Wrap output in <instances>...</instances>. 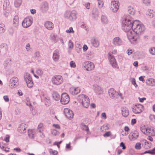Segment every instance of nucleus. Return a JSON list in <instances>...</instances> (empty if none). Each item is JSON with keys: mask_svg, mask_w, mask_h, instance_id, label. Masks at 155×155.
<instances>
[{"mask_svg": "<svg viewBox=\"0 0 155 155\" xmlns=\"http://www.w3.org/2000/svg\"><path fill=\"white\" fill-rule=\"evenodd\" d=\"M101 21L103 24H106L107 23L108 20L107 17L105 15H102L101 17Z\"/></svg>", "mask_w": 155, "mask_h": 155, "instance_id": "36", "label": "nucleus"}, {"mask_svg": "<svg viewBox=\"0 0 155 155\" xmlns=\"http://www.w3.org/2000/svg\"><path fill=\"white\" fill-rule=\"evenodd\" d=\"M78 100L79 102L81 103L83 106L86 108H87L89 105L90 101L89 97L87 96L81 94L79 95Z\"/></svg>", "mask_w": 155, "mask_h": 155, "instance_id": "3", "label": "nucleus"}, {"mask_svg": "<svg viewBox=\"0 0 155 155\" xmlns=\"http://www.w3.org/2000/svg\"><path fill=\"white\" fill-rule=\"evenodd\" d=\"M133 23V29L127 34V36L130 41H136L137 38L135 35H139L143 33L145 30V27L143 24L140 23L138 20H135Z\"/></svg>", "mask_w": 155, "mask_h": 155, "instance_id": "1", "label": "nucleus"}, {"mask_svg": "<svg viewBox=\"0 0 155 155\" xmlns=\"http://www.w3.org/2000/svg\"><path fill=\"white\" fill-rule=\"evenodd\" d=\"M77 12L74 10L72 11H67L64 14V17L67 18L68 19L71 21H74L76 20Z\"/></svg>", "mask_w": 155, "mask_h": 155, "instance_id": "4", "label": "nucleus"}, {"mask_svg": "<svg viewBox=\"0 0 155 155\" xmlns=\"http://www.w3.org/2000/svg\"><path fill=\"white\" fill-rule=\"evenodd\" d=\"M22 3L21 1H15L14 4L15 7H19Z\"/></svg>", "mask_w": 155, "mask_h": 155, "instance_id": "41", "label": "nucleus"}, {"mask_svg": "<svg viewBox=\"0 0 155 155\" xmlns=\"http://www.w3.org/2000/svg\"><path fill=\"white\" fill-rule=\"evenodd\" d=\"M132 109L133 112L135 114H140L144 110L143 106L140 104H133Z\"/></svg>", "mask_w": 155, "mask_h": 155, "instance_id": "7", "label": "nucleus"}, {"mask_svg": "<svg viewBox=\"0 0 155 155\" xmlns=\"http://www.w3.org/2000/svg\"><path fill=\"white\" fill-rule=\"evenodd\" d=\"M25 49L27 51H30L31 47L30 44L29 43H28L26 44L25 47Z\"/></svg>", "mask_w": 155, "mask_h": 155, "instance_id": "47", "label": "nucleus"}, {"mask_svg": "<svg viewBox=\"0 0 155 155\" xmlns=\"http://www.w3.org/2000/svg\"><path fill=\"white\" fill-rule=\"evenodd\" d=\"M45 27L48 30H52L54 28V25L53 23L50 21H47L45 24Z\"/></svg>", "mask_w": 155, "mask_h": 155, "instance_id": "25", "label": "nucleus"}, {"mask_svg": "<svg viewBox=\"0 0 155 155\" xmlns=\"http://www.w3.org/2000/svg\"><path fill=\"white\" fill-rule=\"evenodd\" d=\"M122 114L124 117H127L129 114V112L128 109L126 107L121 108Z\"/></svg>", "mask_w": 155, "mask_h": 155, "instance_id": "30", "label": "nucleus"}, {"mask_svg": "<svg viewBox=\"0 0 155 155\" xmlns=\"http://www.w3.org/2000/svg\"><path fill=\"white\" fill-rule=\"evenodd\" d=\"M26 101V104L28 106H29L30 107V109L31 110H33V108L32 106L30 103V100L29 98H27L25 100Z\"/></svg>", "mask_w": 155, "mask_h": 155, "instance_id": "40", "label": "nucleus"}, {"mask_svg": "<svg viewBox=\"0 0 155 155\" xmlns=\"http://www.w3.org/2000/svg\"><path fill=\"white\" fill-rule=\"evenodd\" d=\"M99 8H101L103 7L104 3L103 1H97Z\"/></svg>", "mask_w": 155, "mask_h": 155, "instance_id": "49", "label": "nucleus"}, {"mask_svg": "<svg viewBox=\"0 0 155 155\" xmlns=\"http://www.w3.org/2000/svg\"><path fill=\"white\" fill-rule=\"evenodd\" d=\"M5 28L4 25L2 23H0V33H3L5 31Z\"/></svg>", "mask_w": 155, "mask_h": 155, "instance_id": "37", "label": "nucleus"}, {"mask_svg": "<svg viewBox=\"0 0 155 155\" xmlns=\"http://www.w3.org/2000/svg\"><path fill=\"white\" fill-rule=\"evenodd\" d=\"M51 81L54 84L58 85L63 82V79L61 75H55L52 78Z\"/></svg>", "mask_w": 155, "mask_h": 155, "instance_id": "8", "label": "nucleus"}, {"mask_svg": "<svg viewBox=\"0 0 155 155\" xmlns=\"http://www.w3.org/2000/svg\"><path fill=\"white\" fill-rule=\"evenodd\" d=\"M143 2L146 5H148L150 3V2L149 1H143Z\"/></svg>", "mask_w": 155, "mask_h": 155, "instance_id": "59", "label": "nucleus"}, {"mask_svg": "<svg viewBox=\"0 0 155 155\" xmlns=\"http://www.w3.org/2000/svg\"><path fill=\"white\" fill-rule=\"evenodd\" d=\"M149 118L152 121L155 123V115L151 114Z\"/></svg>", "mask_w": 155, "mask_h": 155, "instance_id": "50", "label": "nucleus"}, {"mask_svg": "<svg viewBox=\"0 0 155 155\" xmlns=\"http://www.w3.org/2000/svg\"><path fill=\"white\" fill-rule=\"evenodd\" d=\"M35 58H38L40 56V54L39 51H36L35 53Z\"/></svg>", "mask_w": 155, "mask_h": 155, "instance_id": "54", "label": "nucleus"}, {"mask_svg": "<svg viewBox=\"0 0 155 155\" xmlns=\"http://www.w3.org/2000/svg\"><path fill=\"white\" fill-rule=\"evenodd\" d=\"M64 113L66 117L68 119H71L73 117L74 113L70 109L65 108L64 109Z\"/></svg>", "mask_w": 155, "mask_h": 155, "instance_id": "16", "label": "nucleus"}, {"mask_svg": "<svg viewBox=\"0 0 155 155\" xmlns=\"http://www.w3.org/2000/svg\"><path fill=\"white\" fill-rule=\"evenodd\" d=\"M70 97L66 93H63L61 94V102L62 104H66L69 102Z\"/></svg>", "mask_w": 155, "mask_h": 155, "instance_id": "12", "label": "nucleus"}, {"mask_svg": "<svg viewBox=\"0 0 155 155\" xmlns=\"http://www.w3.org/2000/svg\"><path fill=\"white\" fill-rule=\"evenodd\" d=\"M91 42L93 46L95 47H98L99 45V42L96 38H92L91 40Z\"/></svg>", "mask_w": 155, "mask_h": 155, "instance_id": "31", "label": "nucleus"}, {"mask_svg": "<svg viewBox=\"0 0 155 155\" xmlns=\"http://www.w3.org/2000/svg\"><path fill=\"white\" fill-rule=\"evenodd\" d=\"M119 2L118 1H112L111 3L110 10L114 12H117L119 9Z\"/></svg>", "mask_w": 155, "mask_h": 155, "instance_id": "10", "label": "nucleus"}, {"mask_svg": "<svg viewBox=\"0 0 155 155\" xmlns=\"http://www.w3.org/2000/svg\"><path fill=\"white\" fill-rule=\"evenodd\" d=\"M10 136L8 135H7L5 136V138L4 140L7 143L9 141V139Z\"/></svg>", "mask_w": 155, "mask_h": 155, "instance_id": "57", "label": "nucleus"}, {"mask_svg": "<svg viewBox=\"0 0 155 155\" xmlns=\"http://www.w3.org/2000/svg\"><path fill=\"white\" fill-rule=\"evenodd\" d=\"M133 20L127 18L123 21L122 28L124 31L127 32V34L131 31L132 28L133 29Z\"/></svg>", "mask_w": 155, "mask_h": 155, "instance_id": "2", "label": "nucleus"}, {"mask_svg": "<svg viewBox=\"0 0 155 155\" xmlns=\"http://www.w3.org/2000/svg\"><path fill=\"white\" fill-rule=\"evenodd\" d=\"M7 51V46L6 45H0V53L2 54H5Z\"/></svg>", "mask_w": 155, "mask_h": 155, "instance_id": "27", "label": "nucleus"}, {"mask_svg": "<svg viewBox=\"0 0 155 155\" xmlns=\"http://www.w3.org/2000/svg\"><path fill=\"white\" fill-rule=\"evenodd\" d=\"M18 79L16 77H13L10 80L9 87L11 88H13L16 87L18 84Z\"/></svg>", "mask_w": 155, "mask_h": 155, "instance_id": "13", "label": "nucleus"}, {"mask_svg": "<svg viewBox=\"0 0 155 155\" xmlns=\"http://www.w3.org/2000/svg\"><path fill=\"white\" fill-rule=\"evenodd\" d=\"M93 89L94 92L97 94L100 95L103 93L101 87L97 84L93 85Z\"/></svg>", "mask_w": 155, "mask_h": 155, "instance_id": "17", "label": "nucleus"}, {"mask_svg": "<svg viewBox=\"0 0 155 155\" xmlns=\"http://www.w3.org/2000/svg\"><path fill=\"white\" fill-rule=\"evenodd\" d=\"M33 19L32 18L30 17H26L23 20L22 22L23 27L27 28L30 26L32 24Z\"/></svg>", "mask_w": 155, "mask_h": 155, "instance_id": "11", "label": "nucleus"}, {"mask_svg": "<svg viewBox=\"0 0 155 155\" xmlns=\"http://www.w3.org/2000/svg\"><path fill=\"white\" fill-rule=\"evenodd\" d=\"M133 51L130 48L128 49L127 50V53L128 54L130 55L132 53Z\"/></svg>", "mask_w": 155, "mask_h": 155, "instance_id": "62", "label": "nucleus"}, {"mask_svg": "<svg viewBox=\"0 0 155 155\" xmlns=\"http://www.w3.org/2000/svg\"><path fill=\"white\" fill-rule=\"evenodd\" d=\"M130 81L131 83L135 87H137V85L136 84L135 79L134 78L130 79Z\"/></svg>", "mask_w": 155, "mask_h": 155, "instance_id": "45", "label": "nucleus"}, {"mask_svg": "<svg viewBox=\"0 0 155 155\" xmlns=\"http://www.w3.org/2000/svg\"><path fill=\"white\" fill-rule=\"evenodd\" d=\"M138 136V133L137 132H136L133 133L131 134H130L129 138L130 140H133L137 139Z\"/></svg>", "mask_w": 155, "mask_h": 155, "instance_id": "33", "label": "nucleus"}, {"mask_svg": "<svg viewBox=\"0 0 155 155\" xmlns=\"http://www.w3.org/2000/svg\"><path fill=\"white\" fill-rule=\"evenodd\" d=\"M26 125L22 123L19 125L18 128V131L20 133H25L26 132Z\"/></svg>", "mask_w": 155, "mask_h": 155, "instance_id": "18", "label": "nucleus"}, {"mask_svg": "<svg viewBox=\"0 0 155 155\" xmlns=\"http://www.w3.org/2000/svg\"><path fill=\"white\" fill-rule=\"evenodd\" d=\"M74 2L73 1H67V2H66L67 5L69 6L71 5Z\"/></svg>", "mask_w": 155, "mask_h": 155, "instance_id": "52", "label": "nucleus"}, {"mask_svg": "<svg viewBox=\"0 0 155 155\" xmlns=\"http://www.w3.org/2000/svg\"><path fill=\"white\" fill-rule=\"evenodd\" d=\"M51 133L52 134L55 136L58 135L59 134V132L55 129H53L52 130Z\"/></svg>", "mask_w": 155, "mask_h": 155, "instance_id": "51", "label": "nucleus"}, {"mask_svg": "<svg viewBox=\"0 0 155 155\" xmlns=\"http://www.w3.org/2000/svg\"><path fill=\"white\" fill-rule=\"evenodd\" d=\"M148 129V128L146 127L145 125H142L140 127L141 131L146 135H147V133Z\"/></svg>", "mask_w": 155, "mask_h": 155, "instance_id": "34", "label": "nucleus"}, {"mask_svg": "<svg viewBox=\"0 0 155 155\" xmlns=\"http://www.w3.org/2000/svg\"><path fill=\"white\" fill-rule=\"evenodd\" d=\"M41 10L43 12H46L48 9V5L46 2H44L41 5Z\"/></svg>", "mask_w": 155, "mask_h": 155, "instance_id": "22", "label": "nucleus"}, {"mask_svg": "<svg viewBox=\"0 0 155 155\" xmlns=\"http://www.w3.org/2000/svg\"><path fill=\"white\" fill-rule=\"evenodd\" d=\"M66 32L68 33H74V31L73 30V28L71 27H70L69 30H66Z\"/></svg>", "mask_w": 155, "mask_h": 155, "instance_id": "56", "label": "nucleus"}, {"mask_svg": "<svg viewBox=\"0 0 155 155\" xmlns=\"http://www.w3.org/2000/svg\"><path fill=\"white\" fill-rule=\"evenodd\" d=\"M112 43L115 47L119 46L122 44V39L118 37L114 38L112 40Z\"/></svg>", "mask_w": 155, "mask_h": 155, "instance_id": "14", "label": "nucleus"}, {"mask_svg": "<svg viewBox=\"0 0 155 155\" xmlns=\"http://www.w3.org/2000/svg\"><path fill=\"white\" fill-rule=\"evenodd\" d=\"M101 117L103 118L104 119H105L107 118V116L106 114V113L104 112L103 113H102L101 115Z\"/></svg>", "mask_w": 155, "mask_h": 155, "instance_id": "64", "label": "nucleus"}, {"mask_svg": "<svg viewBox=\"0 0 155 155\" xmlns=\"http://www.w3.org/2000/svg\"><path fill=\"white\" fill-rule=\"evenodd\" d=\"M44 129V127L43 124L42 123H40L38 126L37 130L38 132L41 133V134L40 135V136L42 138L45 137V135L43 133Z\"/></svg>", "mask_w": 155, "mask_h": 155, "instance_id": "21", "label": "nucleus"}, {"mask_svg": "<svg viewBox=\"0 0 155 155\" xmlns=\"http://www.w3.org/2000/svg\"><path fill=\"white\" fill-rule=\"evenodd\" d=\"M70 66L71 68H74L76 67L75 63L73 61H71L70 63Z\"/></svg>", "mask_w": 155, "mask_h": 155, "instance_id": "48", "label": "nucleus"}, {"mask_svg": "<svg viewBox=\"0 0 155 155\" xmlns=\"http://www.w3.org/2000/svg\"><path fill=\"white\" fill-rule=\"evenodd\" d=\"M127 11L128 13L131 15H134L135 14V11L134 9L131 6L128 7Z\"/></svg>", "mask_w": 155, "mask_h": 155, "instance_id": "35", "label": "nucleus"}, {"mask_svg": "<svg viewBox=\"0 0 155 155\" xmlns=\"http://www.w3.org/2000/svg\"><path fill=\"white\" fill-rule=\"evenodd\" d=\"M148 152L149 153L152 154H155V147L152 150H149Z\"/></svg>", "mask_w": 155, "mask_h": 155, "instance_id": "60", "label": "nucleus"}, {"mask_svg": "<svg viewBox=\"0 0 155 155\" xmlns=\"http://www.w3.org/2000/svg\"><path fill=\"white\" fill-rule=\"evenodd\" d=\"M154 14V11L151 9L148 10L147 12V15H148L150 18H152Z\"/></svg>", "mask_w": 155, "mask_h": 155, "instance_id": "39", "label": "nucleus"}, {"mask_svg": "<svg viewBox=\"0 0 155 155\" xmlns=\"http://www.w3.org/2000/svg\"><path fill=\"white\" fill-rule=\"evenodd\" d=\"M141 144L140 143H137L135 146V148L137 150H139L141 149Z\"/></svg>", "mask_w": 155, "mask_h": 155, "instance_id": "42", "label": "nucleus"}, {"mask_svg": "<svg viewBox=\"0 0 155 155\" xmlns=\"http://www.w3.org/2000/svg\"><path fill=\"white\" fill-rule=\"evenodd\" d=\"M149 51L150 54L152 55H155V47L151 48Z\"/></svg>", "mask_w": 155, "mask_h": 155, "instance_id": "44", "label": "nucleus"}, {"mask_svg": "<svg viewBox=\"0 0 155 155\" xmlns=\"http://www.w3.org/2000/svg\"><path fill=\"white\" fill-rule=\"evenodd\" d=\"M108 58L112 66L114 68H118V66L116 60L114 56L111 55L110 52L108 53Z\"/></svg>", "mask_w": 155, "mask_h": 155, "instance_id": "9", "label": "nucleus"}, {"mask_svg": "<svg viewBox=\"0 0 155 155\" xmlns=\"http://www.w3.org/2000/svg\"><path fill=\"white\" fill-rule=\"evenodd\" d=\"M146 135L155 136V128L153 127H148Z\"/></svg>", "mask_w": 155, "mask_h": 155, "instance_id": "26", "label": "nucleus"}, {"mask_svg": "<svg viewBox=\"0 0 155 155\" xmlns=\"http://www.w3.org/2000/svg\"><path fill=\"white\" fill-rule=\"evenodd\" d=\"M110 97L112 99H116L117 98V92L114 88H111L108 91Z\"/></svg>", "mask_w": 155, "mask_h": 155, "instance_id": "15", "label": "nucleus"}, {"mask_svg": "<svg viewBox=\"0 0 155 155\" xmlns=\"http://www.w3.org/2000/svg\"><path fill=\"white\" fill-rule=\"evenodd\" d=\"M3 98L5 101L6 102H8L9 101V99L8 96L5 95L3 97Z\"/></svg>", "mask_w": 155, "mask_h": 155, "instance_id": "61", "label": "nucleus"}, {"mask_svg": "<svg viewBox=\"0 0 155 155\" xmlns=\"http://www.w3.org/2000/svg\"><path fill=\"white\" fill-rule=\"evenodd\" d=\"M52 97L55 101H58L60 99V96L56 91H54L52 94Z\"/></svg>", "mask_w": 155, "mask_h": 155, "instance_id": "28", "label": "nucleus"}, {"mask_svg": "<svg viewBox=\"0 0 155 155\" xmlns=\"http://www.w3.org/2000/svg\"><path fill=\"white\" fill-rule=\"evenodd\" d=\"M81 129L87 132L89 131V128L88 127L85 125L84 123H81Z\"/></svg>", "mask_w": 155, "mask_h": 155, "instance_id": "38", "label": "nucleus"}, {"mask_svg": "<svg viewBox=\"0 0 155 155\" xmlns=\"http://www.w3.org/2000/svg\"><path fill=\"white\" fill-rule=\"evenodd\" d=\"M80 91L79 87L75 88L71 87L70 89V92L73 95H76L80 92Z\"/></svg>", "mask_w": 155, "mask_h": 155, "instance_id": "24", "label": "nucleus"}, {"mask_svg": "<svg viewBox=\"0 0 155 155\" xmlns=\"http://www.w3.org/2000/svg\"><path fill=\"white\" fill-rule=\"evenodd\" d=\"M82 67L87 71H91L95 68L94 64L92 62L87 61L84 62L82 64Z\"/></svg>", "mask_w": 155, "mask_h": 155, "instance_id": "6", "label": "nucleus"}, {"mask_svg": "<svg viewBox=\"0 0 155 155\" xmlns=\"http://www.w3.org/2000/svg\"><path fill=\"white\" fill-rule=\"evenodd\" d=\"M68 47L69 48H72L73 47V43L71 40H70L69 42Z\"/></svg>", "mask_w": 155, "mask_h": 155, "instance_id": "53", "label": "nucleus"}, {"mask_svg": "<svg viewBox=\"0 0 155 155\" xmlns=\"http://www.w3.org/2000/svg\"><path fill=\"white\" fill-rule=\"evenodd\" d=\"M146 83L147 85L150 86H155V79L152 78H150L146 81Z\"/></svg>", "mask_w": 155, "mask_h": 155, "instance_id": "23", "label": "nucleus"}, {"mask_svg": "<svg viewBox=\"0 0 155 155\" xmlns=\"http://www.w3.org/2000/svg\"><path fill=\"white\" fill-rule=\"evenodd\" d=\"M143 147L146 149H148L150 148L151 147H150V145H148L144 143L143 145Z\"/></svg>", "mask_w": 155, "mask_h": 155, "instance_id": "63", "label": "nucleus"}, {"mask_svg": "<svg viewBox=\"0 0 155 155\" xmlns=\"http://www.w3.org/2000/svg\"><path fill=\"white\" fill-rule=\"evenodd\" d=\"M24 77L27 86L30 88L32 87L33 85V83L30 74L27 72L25 73L24 74Z\"/></svg>", "mask_w": 155, "mask_h": 155, "instance_id": "5", "label": "nucleus"}, {"mask_svg": "<svg viewBox=\"0 0 155 155\" xmlns=\"http://www.w3.org/2000/svg\"><path fill=\"white\" fill-rule=\"evenodd\" d=\"M59 50L58 49H56L53 52L52 58L53 60L55 61H58L59 58Z\"/></svg>", "mask_w": 155, "mask_h": 155, "instance_id": "19", "label": "nucleus"}, {"mask_svg": "<svg viewBox=\"0 0 155 155\" xmlns=\"http://www.w3.org/2000/svg\"><path fill=\"white\" fill-rule=\"evenodd\" d=\"M19 17L17 15H15L13 19V25L15 27H17L19 24Z\"/></svg>", "mask_w": 155, "mask_h": 155, "instance_id": "29", "label": "nucleus"}, {"mask_svg": "<svg viewBox=\"0 0 155 155\" xmlns=\"http://www.w3.org/2000/svg\"><path fill=\"white\" fill-rule=\"evenodd\" d=\"M28 136L30 138L33 139L36 136V131L35 129H30L28 131Z\"/></svg>", "mask_w": 155, "mask_h": 155, "instance_id": "20", "label": "nucleus"}, {"mask_svg": "<svg viewBox=\"0 0 155 155\" xmlns=\"http://www.w3.org/2000/svg\"><path fill=\"white\" fill-rule=\"evenodd\" d=\"M36 73L40 76H41L43 74V71L40 69H38L36 71Z\"/></svg>", "mask_w": 155, "mask_h": 155, "instance_id": "46", "label": "nucleus"}, {"mask_svg": "<svg viewBox=\"0 0 155 155\" xmlns=\"http://www.w3.org/2000/svg\"><path fill=\"white\" fill-rule=\"evenodd\" d=\"M108 127L107 125V124H104L103 126L101 127L100 129L102 131H104V130H107Z\"/></svg>", "mask_w": 155, "mask_h": 155, "instance_id": "43", "label": "nucleus"}, {"mask_svg": "<svg viewBox=\"0 0 155 155\" xmlns=\"http://www.w3.org/2000/svg\"><path fill=\"white\" fill-rule=\"evenodd\" d=\"M11 62V60L10 58H7L5 60L4 63V66L5 69H7L9 67Z\"/></svg>", "mask_w": 155, "mask_h": 155, "instance_id": "32", "label": "nucleus"}, {"mask_svg": "<svg viewBox=\"0 0 155 155\" xmlns=\"http://www.w3.org/2000/svg\"><path fill=\"white\" fill-rule=\"evenodd\" d=\"M50 152L52 153L53 155H56L58 153V152L56 150H53L52 149H51L50 150Z\"/></svg>", "mask_w": 155, "mask_h": 155, "instance_id": "55", "label": "nucleus"}, {"mask_svg": "<svg viewBox=\"0 0 155 155\" xmlns=\"http://www.w3.org/2000/svg\"><path fill=\"white\" fill-rule=\"evenodd\" d=\"M111 134V133L110 131H108L107 132H106L105 134H104L103 135V136L105 137H109Z\"/></svg>", "mask_w": 155, "mask_h": 155, "instance_id": "58", "label": "nucleus"}]
</instances>
